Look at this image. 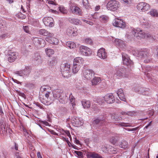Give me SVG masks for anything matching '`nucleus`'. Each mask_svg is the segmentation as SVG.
Here are the masks:
<instances>
[{
    "label": "nucleus",
    "instance_id": "obj_1",
    "mask_svg": "<svg viewBox=\"0 0 158 158\" xmlns=\"http://www.w3.org/2000/svg\"><path fill=\"white\" fill-rule=\"evenodd\" d=\"M62 91L60 89H56L54 90L53 92H47L45 94V98H43L42 100L40 99L41 101L44 104L46 105H49L52 103L53 101L55 99H59L62 97Z\"/></svg>",
    "mask_w": 158,
    "mask_h": 158
},
{
    "label": "nucleus",
    "instance_id": "obj_2",
    "mask_svg": "<svg viewBox=\"0 0 158 158\" xmlns=\"http://www.w3.org/2000/svg\"><path fill=\"white\" fill-rule=\"evenodd\" d=\"M135 54H134L135 56L144 59L143 61L145 63L150 62L152 61L151 58V54L149 52L148 49H143L140 51L137 50Z\"/></svg>",
    "mask_w": 158,
    "mask_h": 158
},
{
    "label": "nucleus",
    "instance_id": "obj_3",
    "mask_svg": "<svg viewBox=\"0 0 158 158\" xmlns=\"http://www.w3.org/2000/svg\"><path fill=\"white\" fill-rule=\"evenodd\" d=\"M70 65L65 62L62 63L60 66L61 72L64 77H67L70 76L71 74L70 72Z\"/></svg>",
    "mask_w": 158,
    "mask_h": 158
},
{
    "label": "nucleus",
    "instance_id": "obj_4",
    "mask_svg": "<svg viewBox=\"0 0 158 158\" xmlns=\"http://www.w3.org/2000/svg\"><path fill=\"white\" fill-rule=\"evenodd\" d=\"M115 70L114 76H116L117 78L127 77L126 69L125 68L116 66L115 68Z\"/></svg>",
    "mask_w": 158,
    "mask_h": 158
},
{
    "label": "nucleus",
    "instance_id": "obj_5",
    "mask_svg": "<svg viewBox=\"0 0 158 158\" xmlns=\"http://www.w3.org/2000/svg\"><path fill=\"white\" fill-rule=\"evenodd\" d=\"M120 6L119 2L115 0H110L107 4V8L112 11L116 10Z\"/></svg>",
    "mask_w": 158,
    "mask_h": 158
},
{
    "label": "nucleus",
    "instance_id": "obj_6",
    "mask_svg": "<svg viewBox=\"0 0 158 158\" xmlns=\"http://www.w3.org/2000/svg\"><path fill=\"white\" fill-rule=\"evenodd\" d=\"M31 70V68L28 66L26 67L24 69L20 71H17L15 72L16 74L23 77H27L30 74Z\"/></svg>",
    "mask_w": 158,
    "mask_h": 158
},
{
    "label": "nucleus",
    "instance_id": "obj_7",
    "mask_svg": "<svg viewBox=\"0 0 158 158\" xmlns=\"http://www.w3.org/2000/svg\"><path fill=\"white\" fill-rule=\"evenodd\" d=\"M95 73L92 70L89 69H85L83 71V77L87 80H91L94 77Z\"/></svg>",
    "mask_w": 158,
    "mask_h": 158
},
{
    "label": "nucleus",
    "instance_id": "obj_8",
    "mask_svg": "<svg viewBox=\"0 0 158 158\" xmlns=\"http://www.w3.org/2000/svg\"><path fill=\"white\" fill-rule=\"evenodd\" d=\"M79 51L81 54L85 56H89L92 54V51L90 48L84 46L80 47Z\"/></svg>",
    "mask_w": 158,
    "mask_h": 158
},
{
    "label": "nucleus",
    "instance_id": "obj_9",
    "mask_svg": "<svg viewBox=\"0 0 158 158\" xmlns=\"http://www.w3.org/2000/svg\"><path fill=\"white\" fill-rule=\"evenodd\" d=\"M122 56L123 64L126 65L128 68L129 66L131 67L133 65V63L128 57V56L126 53H123L122 54Z\"/></svg>",
    "mask_w": 158,
    "mask_h": 158
},
{
    "label": "nucleus",
    "instance_id": "obj_10",
    "mask_svg": "<svg viewBox=\"0 0 158 158\" xmlns=\"http://www.w3.org/2000/svg\"><path fill=\"white\" fill-rule=\"evenodd\" d=\"M113 25L116 27L124 28L126 27V24L123 20L118 18H115L113 22Z\"/></svg>",
    "mask_w": 158,
    "mask_h": 158
},
{
    "label": "nucleus",
    "instance_id": "obj_11",
    "mask_svg": "<svg viewBox=\"0 0 158 158\" xmlns=\"http://www.w3.org/2000/svg\"><path fill=\"white\" fill-rule=\"evenodd\" d=\"M133 36H135L138 39H141L145 37V33L142 30H132Z\"/></svg>",
    "mask_w": 158,
    "mask_h": 158
},
{
    "label": "nucleus",
    "instance_id": "obj_12",
    "mask_svg": "<svg viewBox=\"0 0 158 158\" xmlns=\"http://www.w3.org/2000/svg\"><path fill=\"white\" fill-rule=\"evenodd\" d=\"M137 8L139 11L144 12L150 9V6L148 4L145 2H141L138 4Z\"/></svg>",
    "mask_w": 158,
    "mask_h": 158
},
{
    "label": "nucleus",
    "instance_id": "obj_13",
    "mask_svg": "<svg viewBox=\"0 0 158 158\" xmlns=\"http://www.w3.org/2000/svg\"><path fill=\"white\" fill-rule=\"evenodd\" d=\"M8 61L10 63L14 62L17 58L18 56V53L16 52H13L12 50L8 51Z\"/></svg>",
    "mask_w": 158,
    "mask_h": 158
},
{
    "label": "nucleus",
    "instance_id": "obj_14",
    "mask_svg": "<svg viewBox=\"0 0 158 158\" xmlns=\"http://www.w3.org/2000/svg\"><path fill=\"white\" fill-rule=\"evenodd\" d=\"M106 122V120L105 118L102 116L97 117L93 121V123L94 125L101 126L105 124Z\"/></svg>",
    "mask_w": 158,
    "mask_h": 158
},
{
    "label": "nucleus",
    "instance_id": "obj_15",
    "mask_svg": "<svg viewBox=\"0 0 158 158\" xmlns=\"http://www.w3.org/2000/svg\"><path fill=\"white\" fill-rule=\"evenodd\" d=\"M97 53V56L101 59H105L107 57V53L104 48H101L99 49Z\"/></svg>",
    "mask_w": 158,
    "mask_h": 158
},
{
    "label": "nucleus",
    "instance_id": "obj_16",
    "mask_svg": "<svg viewBox=\"0 0 158 158\" xmlns=\"http://www.w3.org/2000/svg\"><path fill=\"white\" fill-rule=\"evenodd\" d=\"M43 22L46 26L52 27L54 25L53 19L51 17H44L43 19Z\"/></svg>",
    "mask_w": 158,
    "mask_h": 158
},
{
    "label": "nucleus",
    "instance_id": "obj_17",
    "mask_svg": "<svg viewBox=\"0 0 158 158\" xmlns=\"http://www.w3.org/2000/svg\"><path fill=\"white\" fill-rule=\"evenodd\" d=\"M104 100L106 102L109 104L113 103L115 101L114 96L112 94H108L104 97Z\"/></svg>",
    "mask_w": 158,
    "mask_h": 158
},
{
    "label": "nucleus",
    "instance_id": "obj_18",
    "mask_svg": "<svg viewBox=\"0 0 158 158\" xmlns=\"http://www.w3.org/2000/svg\"><path fill=\"white\" fill-rule=\"evenodd\" d=\"M32 41L37 45H39L41 47H43L45 45V41L43 39L37 37H33Z\"/></svg>",
    "mask_w": 158,
    "mask_h": 158
},
{
    "label": "nucleus",
    "instance_id": "obj_19",
    "mask_svg": "<svg viewBox=\"0 0 158 158\" xmlns=\"http://www.w3.org/2000/svg\"><path fill=\"white\" fill-rule=\"evenodd\" d=\"M70 9L73 13L79 15H81V12L80 9L78 7L75 6L73 4L70 6Z\"/></svg>",
    "mask_w": 158,
    "mask_h": 158
},
{
    "label": "nucleus",
    "instance_id": "obj_20",
    "mask_svg": "<svg viewBox=\"0 0 158 158\" xmlns=\"http://www.w3.org/2000/svg\"><path fill=\"white\" fill-rule=\"evenodd\" d=\"M72 123L75 124V126L79 127L82 125L83 121L81 118L74 116L73 118Z\"/></svg>",
    "mask_w": 158,
    "mask_h": 158
},
{
    "label": "nucleus",
    "instance_id": "obj_21",
    "mask_svg": "<svg viewBox=\"0 0 158 158\" xmlns=\"http://www.w3.org/2000/svg\"><path fill=\"white\" fill-rule=\"evenodd\" d=\"M52 37H47L45 38V40L50 44L54 45H57L58 43V40Z\"/></svg>",
    "mask_w": 158,
    "mask_h": 158
},
{
    "label": "nucleus",
    "instance_id": "obj_22",
    "mask_svg": "<svg viewBox=\"0 0 158 158\" xmlns=\"http://www.w3.org/2000/svg\"><path fill=\"white\" fill-rule=\"evenodd\" d=\"M117 94L119 99L124 102L126 101V99L124 93L122 89H118L117 91Z\"/></svg>",
    "mask_w": 158,
    "mask_h": 158
},
{
    "label": "nucleus",
    "instance_id": "obj_23",
    "mask_svg": "<svg viewBox=\"0 0 158 158\" xmlns=\"http://www.w3.org/2000/svg\"><path fill=\"white\" fill-rule=\"evenodd\" d=\"M39 33L40 35L47 37H52L54 36V35L52 33L49 32L46 30L44 29H42L40 30Z\"/></svg>",
    "mask_w": 158,
    "mask_h": 158
},
{
    "label": "nucleus",
    "instance_id": "obj_24",
    "mask_svg": "<svg viewBox=\"0 0 158 158\" xmlns=\"http://www.w3.org/2000/svg\"><path fill=\"white\" fill-rule=\"evenodd\" d=\"M91 80V81L92 85H95L99 84L101 82L100 78L99 77H96L94 76Z\"/></svg>",
    "mask_w": 158,
    "mask_h": 158
},
{
    "label": "nucleus",
    "instance_id": "obj_25",
    "mask_svg": "<svg viewBox=\"0 0 158 158\" xmlns=\"http://www.w3.org/2000/svg\"><path fill=\"white\" fill-rule=\"evenodd\" d=\"M87 156L88 158H103L101 156L95 153H88Z\"/></svg>",
    "mask_w": 158,
    "mask_h": 158
},
{
    "label": "nucleus",
    "instance_id": "obj_26",
    "mask_svg": "<svg viewBox=\"0 0 158 158\" xmlns=\"http://www.w3.org/2000/svg\"><path fill=\"white\" fill-rule=\"evenodd\" d=\"M83 59L81 57H77L74 59L73 63L76 64H79L80 66L82 64Z\"/></svg>",
    "mask_w": 158,
    "mask_h": 158
},
{
    "label": "nucleus",
    "instance_id": "obj_27",
    "mask_svg": "<svg viewBox=\"0 0 158 158\" xmlns=\"http://www.w3.org/2000/svg\"><path fill=\"white\" fill-rule=\"evenodd\" d=\"M58 100L60 103L65 104L67 102L68 98L66 95L63 94V95H62V97H61Z\"/></svg>",
    "mask_w": 158,
    "mask_h": 158
},
{
    "label": "nucleus",
    "instance_id": "obj_28",
    "mask_svg": "<svg viewBox=\"0 0 158 158\" xmlns=\"http://www.w3.org/2000/svg\"><path fill=\"white\" fill-rule=\"evenodd\" d=\"M80 66L79 64H73V65L72 68V72L73 74L77 73L80 69Z\"/></svg>",
    "mask_w": 158,
    "mask_h": 158
},
{
    "label": "nucleus",
    "instance_id": "obj_29",
    "mask_svg": "<svg viewBox=\"0 0 158 158\" xmlns=\"http://www.w3.org/2000/svg\"><path fill=\"white\" fill-rule=\"evenodd\" d=\"M34 60L36 61L38 63H40L41 62L42 60L41 58V56L38 53H35L34 57Z\"/></svg>",
    "mask_w": 158,
    "mask_h": 158
},
{
    "label": "nucleus",
    "instance_id": "obj_30",
    "mask_svg": "<svg viewBox=\"0 0 158 158\" xmlns=\"http://www.w3.org/2000/svg\"><path fill=\"white\" fill-rule=\"evenodd\" d=\"M56 63V59L55 58H53L52 59L48 60V64L49 66L52 67L55 65Z\"/></svg>",
    "mask_w": 158,
    "mask_h": 158
},
{
    "label": "nucleus",
    "instance_id": "obj_31",
    "mask_svg": "<svg viewBox=\"0 0 158 158\" xmlns=\"http://www.w3.org/2000/svg\"><path fill=\"white\" fill-rule=\"evenodd\" d=\"M66 33L68 35H71L73 36L75 35V32L73 28L69 27L67 28L66 30Z\"/></svg>",
    "mask_w": 158,
    "mask_h": 158
},
{
    "label": "nucleus",
    "instance_id": "obj_32",
    "mask_svg": "<svg viewBox=\"0 0 158 158\" xmlns=\"http://www.w3.org/2000/svg\"><path fill=\"white\" fill-rule=\"evenodd\" d=\"M82 104L84 108H88L90 106V102L89 101L84 100L82 102Z\"/></svg>",
    "mask_w": 158,
    "mask_h": 158
},
{
    "label": "nucleus",
    "instance_id": "obj_33",
    "mask_svg": "<svg viewBox=\"0 0 158 158\" xmlns=\"http://www.w3.org/2000/svg\"><path fill=\"white\" fill-rule=\"evenodd\" d=\"M119 140L118 136H112L110 139V142L113 144H115Z\"/></svg>",
    "mask_w": 158,
    "mask_h": 158
},
{
    "label": "nucleus",
    "instance_id": "obj_34",
    "mask_svg": "<svg viewBox=\"0 0 158 158\" xmlns=\"http://www.w3.org/2000/svg\"><path fill=\"white\" fill-rule=\"evenodd\" d=\"M69 20L71 23L76 25L79 24L81 23L80 21L77 19L70 18L69 19Z\"/></svg>",
    "mask_w": 158,
    "mask_h": 158
},
{
    "label": "nucleus",
    "instance_id": "obj_35",
    "mask_svg": "<svg viewBox=\"0 0 158 158\" xmlns=\"http://www.w3.org/2000/svg\"><path fill=\"white\" fill-rule=\"evenodd\" d=\"M109 18L106 15H102L100 17V20L102 23H106L108 20Z\"/></svg>",
    "mask_w": 158,
    "mask_h": 158
},
{
    "label": "nucleus",
    "instance_id": "obj_36",
    "mask_svg": "<svg viewBox=\"0 0 158 158\" xmlns=\"http://www.w3.org/2000/svg\"><path fill=\"white\" fill-rule=\"evenodd\" d=\"M148 13L152 17H157L158 16V12L155 9L151 10Z\"/></svg>",
    "mask_w": 158,
    "mask_h": 158
},
{
    "label": "nucleus",
    "instance_id": "obj_37",
    "mask_svg": "<svg viewBox=\"0 0 158 158\" xmlns=\"http://www.w3.org/2000/svg\"><path fill=\"white\" fill-rule=\"evenodd\" d=\"M110 145H103L102 147V151L106 153L109 152Z\"/></svg>",
    "mask_w": 158,
    "mask_h": 158
},
{
    "label": "nucleus",
    "instance_id": "obj_38",
    "mask_svg": "<svg viewBox=\"0 0 158 158\" xmlns=\"http://www.w3.org/2000/svg\"><path fill=\"white\" fill-rule=\"evenodd\" d=\"M111 119L114 121H118L121 119V118L116 114H112Z\"/></svg>",
    "mask_w": 158,
    "mask_h": 158
},
{
    "label": "nucleus",
    "instance_id": "obj_39",
    "mask_svg": "<svg viewBox=\"0 0 158 158\" xmlns=\"http://www.w3.org/2000/svg\"><path fill=\"white\" fill-rule=\"evenodd\" d=\"M66 46L70 48H73L76 47V45L73 42L69 41L66 43Z\"/></svg>",
    "mask_w": 158,
    "mask_h": 158
},
{
    "label": "nucleus",
    "instance_id": "obj_40",
    "mask_svg": "<svg viewBox=\"0 0 158 158\" xmlns=\"http://www.w3.org/2000/svg\"><path fill=\"white\" fill-rule=\"evenodd\" d=\"M45 51L47 55L49 56L54 53L53 50L48 48H46Z\"/></svg>",
    "mask_w": 158,
    "mask_h": 158
},
{
    "label": "nucleus",
    "instance_id": "obj_41",
    "mask_svg": "<svg viewBox=\"0 0 158 158\" xmlns=\"http://www.w3.org/2000/svg\"><path fill=\"white\" fill-rule=\"evenodd\" d=\"M127 144L128 143L126 141L123 140L120 142L119 146L122 148H127Z\"/></svg>",
    "mask_w": 158,
    "mask_h": 158
},
{
    "label": "nucleus",
    "instance_id": "obj_42",
    "mask_svg": "<svg viewBox=\"0 0 158 158\" xmlns=\"http://www.w3.org/2000/svg\"><path fill=\"white\" fill-rule=\"evenodd\" d=\"M69 98L70 101L72 105V106L73 107L74 106H75V98L72 95L71 93L70 95Z\"/></svg>",
    "mask_w": 158,
    "mask_h": 158
},
{
    "label": "nucleus",
    "instance_id": "obj_43",
    "mask_svg": "<svg viewBox=\"0 0 158 158\" xmlns=\"http://www.w3.org/2000/svg\"><path fill=\"white\" fill-rule=\"evenodd\" d=\"M82 2L84 6L85 9H88L90 8L88 0H83Z\"/></svg>",
    "mask_w": 158,
    "mask_h": 158
},
{
    "label": "nucleus",
    "instance_id": "obj_44",
    "mask_svg": "<svg viewBox=\"0 0 158 158\" xmlns=\"http://www.w3.org/2000/svg\"><path fill=\"white\" fill-rule=\"evenodd\" d=\"M5 127V126L0 127V133L2 136L4 135L6 132Z\"/></svg>",
    "mask_w": 158,
    "mask_h": 158
},
{
    "label": "nucleus",
    "instance_id": "obj_45",
    "mask_svg": "<svg viewBox=\"0 0 158 158\" xmlns=\"http://www.w3.org/2000/svg\"><path fill=\"white\" fill-rule=\"evenodd\" d=\"M41 90H43L44 92V93L45 94L47 92H48L47 91V90H50L51 87L47 86H43L41 87Z\"/></svg>",
    "mask_w": 158,
    "mask_h": 158
},
{
    "label": "nucleus",
    "instance_id": "obj_46",
    "mask_svg": "<svg viewBox=\"0 0 158 158\" xmlns=\"http://www.w3.org/2000/svg\"><path fill=\"white\" fill-rule=\"evenodd\" d=\"M59 10L63 14H66L67 13V10L63 6H61L59 7Z\"/></svg>",
    "mask_w": 158,
    "mask_h": 158
},
{
    "label": "nucleus",
    "instance_id": "obj_47",
    "mask_svg": "<svg viewBox=\"0 0 158 158\" xmlns=\"http://www.w3.org/2000/svg\"><path fill=\"white\" fill-rule=\"evenodd\" d=\"M74 152L76 154L77 156L79 158H82L83 157V153L79 151H75Z\"/></svg>",
    "mask_w": 158,
    "mask_h": 158
},
{
    "label": "nucleus",
    "instance_id": "obj_48",
    "mask_svg": "<svg viewBox=\"0 0 158 158\" xmlns=\"http://www.w3.org/2000/svg\"><path fill=\"white\" fill-rule=\"evenodd\" d=\"M117 152V149L114 148L112 146L110 145L109 152L112 153H115Z\"/></svg>",
    "mask_w": 158,
    "mask_h": 158
},
{
    "label": "nucleus",
    "instance_id": "obj_49",
    "mask_svg": "<svg viewBox=\"0 0 158 158\" xmlns=\"http://www.w3.org/2000/svg\"><path fill=\"white\" fill-rule=\"evenodd\" d=\"M96 102L99 105H101L104 102V98H99L96 100Z\"/></svg>",
    "mask_w": 158,
    "mask_h": 158
},
{
    "label": "nucleus",
    "instance_id": "obj_50",
    "mask_svg": "<svg viewBox=\"0 0 158 158\" xmlns=\"http://www.w3.org/2000/svg\"><path fill=\"white\" fill-rule=\"evenodd\" d=\"M117 125L122 127H126L130 126V124L128 123H118Z\"/></svg>",
    "mask_w": 158,
    "mask_h": 158
},
{
    "label": "nucleus",
    "instance_id": "obj_51",
    "mask_svg": "<svg viewBox=\"0 0 158 158\" xmlns=\"http://www.w3.org/2000/svg\"><path fill=\"white\" fill-rule=\"evenodd\" d=\"M85 42L87 44L91 45L93 44V42L91 39L89 38L86 39L85 40Z\"/></svg>",
    "mask_w": 158,
    "mask_h": 158
},
{
    "label": "nucleus",
    "instance_id": "obj_52",
    "mask_svg": "<svg viewBox=\"0 0 158 158\" xmlns=\"http://www.w3.org/2000/svg\"><path fill=\"white\" fill-rule=\"evenodd\" d=\"M117 42L118 43V44L120 47H121V46H123V45H125L124 44V42L120 39L117 40Z\"/></svg>",
    "mask_w": 158,
    "mask_h": 158
},
{
    "label": "nucleus",
    "instance_id": "obj_53",
    "mask_svg": "<svg viewBox=\"0 0 158 158\" xmlns=\"http://www.w3.org/2000/svg\"><path fill=\"white\" fill-rule=\"evenodd\" d=\"M133 34L132 33V31L129 34H127L126 35V36L130 40L131 38L134 37V36H132Z\"/></svg>",
    "mask_w": 158,
    "mask_h": 158
},
{
    "label": "nucleus",
    "instance_id": "obj_54",
    "mask_svg": "<svg viewBox=\"0 0 158 158\" xmlns=\"http://www.w3.org/2000/svg\"><path fill=\"white\" fill-rule=\"evenodd\" d=\"M146 89L143 88H140L139 89V94H144V92L145 91Z\"/></svg>",
    "mask_w": 158,
    "mask_h": 158
},
{
    "label": "nucleus",
    "instance_id": "obj_55",
    "mask_svg": "<svg viewBox=\"0 0 158 158\" xmlns=\"http://www.w3.org/2000/svg\"><path fill=\"white\" fill-rule=\"evenodd\" d=\"M136 112L135 111H127V115L130 116H133L135 115Z\"/></svg>",
    "mask_w": 158,
    "mask_h": 158
},
{
    "label": "nucleus",
    "instance_id": "obj_56",
    "mask_svg": "<svg viewBox=\"0 0 158 158\" xmlns=\"http://www.w3.org/2000/svg\"><path fill=\"white\" fill-rule=\"evenodd\" d=\"M3 118H1L0 119V127L5 126Z\"/></svg>",
    "mask_w": 158,
    "mask_h": 158
},
{
    "label": "nucleus",
    "instance_id": "obj_57",
    "mask_svg": "<svg viewBox=\"0 0 158 158\" xmlns=\"http://www.w3.org/2000/svg\"><path fill=\"white\" fill-rule=\"evenodd\" d=\"M46 3H48L49 4H51L53 5H56V4L55 3V2H53L52 1H51V0H47L46 2Z\"/></svg>",
    "mask_w": 158,
    "mask_h": 158
},
{
    "label": "nucleus",
    "instance_id": "obj_58",
    "mask_svg": "<svg viewBox=\"0 0 158 158\" xmlns=\"http://www.w3.org/2000/svg\"><path fill=\"white\" fill-rule=\"evenodd\" d=\"M62 139L64 141H66L68 144L70 143L71 144V143L68 140V138L63 137Z\"/></svg>",
    "mask_w": 158,
    "mask_h": 158
},
{
    "label": "nucleus",
    "instance_id": "obj_59",
    "mask_svg": "<svg viewBox=\"0 0 158 158\" xmlns=\"http://www.w3.org/2000/svg\"><path fill=\"white\" fill-rule=\"evenodd\" d=\"M23 28L24 30L27 33H28L29 32L28 27V26H23Z\"/></svg>",
    "mask_w": 158,
    "mask_h": 158
},
{
    "label": "nucleus",
    "instance_id": "obj_60",
    "mask_svg": "<svg viewBox=\"0 0 158 158\" xmlns=\"http://www.w3.org/2000/svg\"><path fill=\"white\" fill-rule=\"evenodd\" d=\"M146 35H147V37L148 38H149V39H153V40L155 39L154 38L153 36L152 35L150 34H147Z\"/></svg>",
    "mask_w": 158,
    "mask_h": 158
},
{
    "label": "nucleus",
    "instance_id": "obj_61",
    "mask_svg": "<svg viewBox=\"0 0 158 158\" xmlns=\"http://www.w3.org/2000/svg\"><path fill=\"white\" fill-rule=\"evenodd\" d=\"M154 51L155 52H156L157 53L156 56L158 57V47L157 46L155 47L154 50Z\"/></svg>",
    "mask_w": 158,
    "mask_h": 158
},
{
    "label": "nucleus",
    "instance_id": "obj_62",
    "mask_svg": "<svg viewBox=\"0 0 158 158\" xmlns=\"http://www.w3.org/2000/svg\"><path fill=\"white\" fill-rule=\"evenodd\" d=\"M4 114V113L2 111V109L1 106H0V115L2 116Z\"/></svg>",
    "mask_w": 158,
    "mask_h": 158
},
{
    "label": "nucleus",
    "instance_id": "obj_63",
    "mask_svg": "<svg viewBox=\"0 0 158 158\" xmlns=\"http://www.w3.org/2000/svg\"><path fill=\"white\" fill-rule=\"evenodd\" d=\"M19 96H21L23 98H25V95L23 93L19 92Z\"/></svg>",
    "mask_w": 158,
    "mask_h": 158
},
{
    "label": "nucleus",
    "instance_id": "obj_64",
    "mask_svg": "<svg viewBox=\"0 0 158 158\" xmlns=\"http://www.w3.org/2000/svg\"><path fill=\"white\" fill-rule=\"evenodd\" d=\"M37 155L38 158H42L40 152H37Z\"/></svg>",
    "mask_w": 158,
    "mask_h": 158
}]
</instances>
